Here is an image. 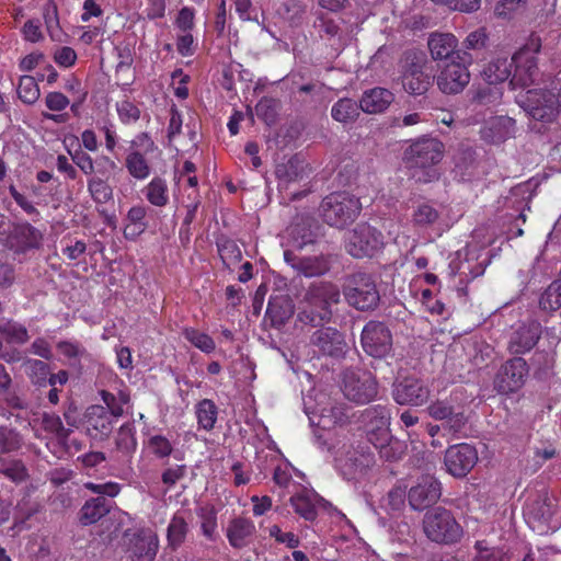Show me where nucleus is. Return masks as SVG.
<instances>
[{
	"instance_id": "nucleus-41",
	"label": "nucleus",
	"mask_w": 561,
	"mask_h": 561,
	"mask_svg": "<svg viewBox=\"0 0 561 561\" xmlns=\"http://www.w3.org/2000/svg\"><path fill=\"white\" fill-rule=\"evenodd\" d=\"M115 445L123 454H131L136 450L137 440L135 438V428L131 424H124L119 427Z\"/></svg>"
},
{
	"instance_id": "nucleus-57",
	"label": "nucleus",
	"mask_w": 561,
	"mask_h": 561,
	"mask_svg": "<svg viewBox=\"0 0 561 561\" xmlns=\"http://www.w3.org/2000/svg\"><path fill=\"white\" fill-rule=\"evenodd\" d=\"M219 254L226 265L237 263L241 260V251L232 241H226L219 247Z\"/></svg>"
},
{
	"instance_id": "nucleus-1",
	"label": "nucleus",
	"mask_w": 561,
	"mask_h": 561,
	"mask_svg": "<svg viewBox=\"0 0 561 561\" xmlns=\"http://www.w3.org/2000/svg\"><path fill=\"white\" fill-rule=\"evenodd\" d=\"M540 48V38L530 37L511 59L499 57L490 61L482 72L484 80L497 84L511 78L510 85L513 89L531 85L539 75L536 56Z\"/></svg>"
},
{
	"instance_id": "nucleus-7",
	"label": "nucleus",
	"mask_w": 561,
	"mask_h": 561,
	"mask_svg": "<svg viewBox=\"0 0 561 561\" xmlns=\"http://www.w3.org/2000/svg\"><path fill=\"white\" fill-rule=\"evenodd\" d=\"M360 208L356 196L347 192H335L323 198L320 213L328 225L342 228L357 217Z\"/></svg>"
},
{
	"instance_id": "nucleus-28",
	"label": "nucleus",
	"mask_w": 561,
	"mask_h": 561,
	"mask_svg": "<svg viewBox=\"0 0 561 561\" xmlns=\"http://www.w3.org/2000/svg\"><path fill=\"white\" fill-rule=\"evenodd\" d=\"M191 520L192 514L187 510L178 511L170 519L167 528V540L173 550H176L185 541Z\"/></svg>"
},
{
	"instance_id": "nucleus-36",
	"label": "nucleus",
	"mask_w": 561,
	"mask_h": 561,
	"mask_svg": "<svg viewBox=\"0 0 561 561\" xmlns=\"http://www.w3.org/2000/svg\"><path fill=\"white\" fill-rule=\"evenodd\" d=\"M359 114V106L352 99L339 100L331 110L333 119L340 123L353 122Z\"/></svg>"
},
{
	"instance_id": "nucleus-56",
	"label": "nucleus",
	"mask_w": 561,
	"mask_h": 561,
	"mask_svg": "<svg viewBox=\"0 0 561 561\" xmlns=\"http://www.w3.org/2000/svg\"><path fill=\"white\" fill-rule=\"evenodd\" d=\"M486 33L484 30H477L467 35L462 45L465 47L463 50H480L484 48L486 44Z\"/></svg>"
},
{
	"instance_id": "nucleus-30",
	"label": "nucleus",
	"mask_w": 561,
	"mask_h": 561,
	"mask_svg": "<svg viewBox=\"0 0 561 561\" xmlns=\"http://www.w3.org/2000/svg\"><path fill=\"white\" fill-rule=\"evenodd\" d=\"M255 531L254 524L244 518L233 519L227 528V538L234 548H243L249 545Z\"/></svg>"
},
{
	"instance_id": "nucleus-4",
	"label": "nucleus",
	"mask_w": 561,
	"mask_h": 561,
	"mask_svg": "<svg viewBox=\"0 0 561 561\" xmlns=\"http://www.w3.org/2000/svg\"><path fill=\"white\" fill-rule=\"evenodd\" d=\"M517 103L534 119L553 122L561 114V79H553L546 89L527 90Z\"/></svg>"
},
{
	"instance_id": "nucleus-53",
	"label": "nucleus",
	"mask_w": 561,
	"mask_h": 561,
	"mask_svg": "<svg viewBox=\"0 0 561 561\" xmlns=\"http://www.w3.org/2000/svg\"><path fill=\"white\" fill-rule=\"evenodd\" d=\"M117 114L123 124L135 123L140 117V111L129 101L117 103Z\"/></svg>"
},
{
	"instance_id": "nucleus-47",
	"label": "nucleus",
	"mask_w": 561,
	"mask_h": 561,
	"mask_svg": "<svg viewBox=\"0 0 561 561\" xmlns=\"http://www.w3.org/2000/svg\"><path fill=\"white\" fill-rule=\"evenodd\" d=\"M0 332L10 343L23 344L28 340L26 328L16 322L5 321L0 323Z\"/></svg>"
},
{
	"instance_id": "nucleus-49",
	"label": "nucleus",
	"mask_w": 561,
	"mask_h": 561,
	"mask_svg": "<svg viewBox=\"0 0 561 561\" xmlns=\"http://www.w3.org/2000/svg\"><path fill=\"white\" fill-rule=\"evenodd\" d=\"M146 446L149 451L158 458H167L173 450V445L171 442L165 436L160 434L149 436L146 442Z\"/></svg>"
},
{
	"instance_id": "nucleus-58",
	"label": "nucleus",
	"mask_w": 561,
	"mask_h": 561,
	"mask_svg": "<svg viewBox=\"0 0 561 561\" xmlns=\"http://www.w3.org/2000/svg\"><path fill=\"white\" fill-rule=\"evenodd\" d=\"M54 60L58 66L69 68L75 65L77 54L71 47L64 46L55 51Z\"/></svg>"
},
{
	"instance_id": "nucleus-25",
	"label": "nucleus",
	"mask_w": 561,
	"mask_h": 561,
	"mask_svg": "<svg viewBox=\"0 0 561 561\" xmlns=\"http://www.w3.org/2000/svg\"><path fill=\"white\" fill-rule=\"evenodd\" d=\"M515 133V121L508 116L490 117L480 130L481 137L488 142H501Z\"/></svg>"
},
{
	"instance_id": "nucleus-20",
	"label": "nucleus",
	"mask_w": 561,
	"mask_h": 561,
	"mask_svg": "<svg viewBox=\"0 0 561 561\" xmlns=\"http://www.w3.org/2000/svg\"><path fill=\"white\" fill-rule=\"evenodd\" d=\"M393 398L399 404L422 405L430 398V390L416 378H405L396 385Z\"/></svg>"
},
{
	"instance_id": "nucleus-23",
	"label": "nucleus",
	"mask_w": 561,
	"mask_h": 561,
	"mask_svg": "<svg viewBox=\"0 0 561 561\" xmlns=\"http://www.w3.org/2000/svg\"><path fill=\"white\" fill-rule=\"evenodd\" d=\"M477 257L466 248L456 252L449 263V270L453 275H459L461 282H469L484 273L481 263L476 262Z\"/></svg>"
},
{
	"instance_id": "nucleus-5",
	"label": "nucleus",
	"mask_w": 561,
	"mask_h": 561,
	"mask_svg": "<svg viewBox=\"0 0 561 561\" xmlns=\"http://www.w3.org/2000/svg\"><path fill=\"white\" fill-rule=\"evenodd\" d=\"M306 413L311 426L316 427L314 437L320 448L333 447V440L337 434L336 430L346 424L348 416L344 404H331L318 411H310L305 402Z\"/></svg>"
},
{
	"instance_id": "nucleus-9",
	"label": "nucleus",
	"mask_w": 561,
	"mask_h": 561,
	"mask_svg": "<svg viewBox=\"0 0 561 561\" xmlns=\"http://www.w3.org/2000/svg\"><path fill=\"white\" fill-rule=\"evenodd\" d=\"M344 297L348 305L358 310L373 309L380 299L373 276L363 272L355 273L347 279Z\"/></svg>"
},
{
	"instance_id": "nucleus-16",
	"label": "nucleus",
	"mask_w": 561,
	"mask_h": 561,
	"mask_svg": "<svg viewBox=\"0 0 561 561\" xmlns=\"http://www.w3.org/2000/svg\"><path fill=\"white\" fill-rule=\"evenodd\" d=\"M478 461V454L474 447L469 444H458L449 447L445 454V466L447 471L456 477L462 478L474 467Z\"/></svg>"
},
{
	"instance_id": "nucleus-45",
	"label": "nucleus",
	"mask_w": 561,
	"mask_h": 561,
	"mask_svg": "<svg viewBox=\"0 0 561 561\" xmlns=\"http://www.w3.org/2000/svg\"><path fill=\"white\" fill-rule=\"evenodd\" d=\"M183 335L188 342L204 353H211L216 347L215 341L208 334L199 332L193 328L184 329Z\"/></svg>"
},
{
	"instance_id": "nucleus-64",
	"label": "nucleus",
	"mask_w": 561,
	"mask_h": 561,
	"mask_svg": "<svg viewBox=\"0 0 561 561\" xmlns=\"http://www.w3.org/2000/svg\"><path fill=\"white\" fill-rule=\"evenodd\" d=\"M478 556L476 561H504V554L496 548H483L482 542H477Z\"/></svg>"
},
{
	"instance_id": "nucleus-48",
	"label": "nucleus",
	"mask_w": 561,
	"mask_h": 561,
	"mask_svg": "<svg viewBox=\"0 0 561 561\" xmlns=\"http://www.w3.org/2000/svg\"><path fill=\"white\" fill-rule=\"evenodd\" d=\"M197 516L201 518L202 534L210 541H214L217 536V517L213 510L201 507L197 511Z\"/></svg>"
},
{
	"instance_id": "nucleus-50",
	"label": "nucleus",
	"mask_w": 561,
	"mask_h": 561,
	"mask_svg": "<svg viewBox=\"0 0 561 561\" xmlns=\"http://www.w3.org/2000/svg\"><path fill=\"white\" fill-rule=\"evenodd\" d=\"M276 175L279 180V186L282 188H286L289 183L300 179V172L298 170L297 162L289 160L285 164L277 165Z\"/></svg>"
},
{
	"instance_id": "nucleus-27",
	"label": "nucleus",
	"mask_w": 561,
	"mask_h": 561,
	"mask_svg": "<svg viewBox=\"0 0 561 561\" xmlns=\"http://www.w3.org/2000/svg\"><path fill=\"white\" fill-rule=\"evenodd\" d=\"M540 332V324L537 322L520 325L511 337L510 350L515 354L530 351L538 342Z\"/></svg>"
},
{
	"instance_id": "nucleus-2",
	"label": "nucleus",
	"mask_w": 561,
	"mask_h": 561,
	"mask_svg": "<svg viewBox=\"0 0 561 561\" xmlns=\"http://www.w3.org/2000/svg\"><path fill=\"white\" fill-rule=\"evenodd\" d=\"M445 147L436 138L423 137L412 142L404 151V161L411 176L421 183L438 180L436 168L444 157Z\"/></svg>"
},
{
	"instance_id": "nucleus-32",
	"label": "nucleus",
	"mask_w": 561,
	"mask_h": 561,
	"mask_svg": "<svg viewBox=\"0 0 561 561\" xmlns=\"http://www.w3.org/2000/svg\"><path fill=\"white\" fill-rule=\"evenodd\" d=\"M145 198L154 207H164L169 204L170 194L169 186L165 179L154 176L141 190Z\"/></svg>"
},
{
	"instance_id": "nucleus-12",
	"label": "nucleus",
	"mask_w": 561,
	"mask_h": 561,
	"mask_svg": "<svg viewBox=\"0 0 561 561\" xmlns=\"http://www.w3.org/2000/svg\"><path fill=\"white\" fill-rule=\"evenodd\" d=\"M341 388L348 400L359 404L368 403L377 396V382L374 376L363 369H346Z\"/></svg>"
},
{
	"instance_id": "nucleus-39",
	"label": "nucleus",
	"mask_w": 561,
	"mask_h": 561,
	"mask_svg": "<svg viewBox=\"0 0 561 561\" xmlns=\"http://www.w3.org/2000/svg\"><path fill=\"white\" fill-rule=\"evenodd\" d=\"M101 397L104 404L106 405L105 409L108 411V414L112 415V417L115 420L123 415L124 405L129 402V396L124 391H119L118 396H115L103 390L101 392Z\"/></svg>"
},
{
	"instance_id": "nucleus-8",
	"label": "nucleus",
	"mask_w": 561,
	"mask_h": 561,
	"mask_svg": "<svg viewBox=\"0 0 561 561\" xmlns=\"http://www.w3.org/2000/svg\"><path fill=\"white\" fill-rule=\"evenodd\" d=\"M122 547L133 561H152L159 549V538L151 528L126 529L122 537Z\"/></svg>"
},
{
	"instance_id": "nucleus-46",
	"label": "nucleus",
	"mask_w": 561,
	"mask_h": 561,
	"mask_svg": "<svg viewBox=\"0 0 561 561\" xmlns=\"http://www.w3.org/2000/svg\"><path fill=\"white\" fill-rule=\"evenodd\" d=\"M25 374L36 385H43L47 380L49 369L46 363L39 359H26L23 363Z\"/></svg>"
},
{
	"instance_id": "nucleus-29",
	"label": "nucleus",
	"mask_w": 561,
	"mask_h": 561,
	"mask_svg": "<svg viewBox=\"0 0 561 561\" xmlns=\"http://www.w3.org/2000/svg\"><path fill=\"white\" fill-rule=\"evenodd\" d=\"M393 101V94L383 88H374L364 92L359 107L369 114H377L386 111Z\"/></svg>"
},
{
	"instance_id": "nucleus-31",
	"label": "nucleus",
	"mask_w": 561,
	"mask_h": 561,
	"mask_svg": "<svg viewBox=\"0 0 561 561\" xmlns=\"http://www.w3.org/2000/svg\"><path fill=\"white\" fill-rule=\"evenodd\" d=\"M428 414L435 420H446L449 427L457 432L466 422V419L461 412H455L453 407L444 401H437L432 403L427 408Z\"/></svg>"
},
{
	"instance_id": "nucleus-22",
	"label": "nucleus",
	"mask_w": 561,
	"mask_h": 561,
	"mask_svg": "<svg viewBox=\"0 0 561 561\" xmlns=\"http://www.w3.org/2000/svg\"><path fill=\"white\" fill-rule=\"evenodd\" d=\"M458 38L451 33H432L427 41L431 57L434 60H446L453 58L457 60V53L463 51L458 49Z\"/></svg>"
},
{
	"instance_id": "nucleus-14",
	"label": "nucleus",
	"mask_w": 561,
	"mask_h": 561,
	"mask_svg": "<svg viewBox=\"0 0 561 561\" xmlns=\"http://www.w3.org/2000/svg\"><path fill=\"white\" fill-rule=\"evenodd\" d=\"M402 85L410 94H422L427 90L428 80L423 73V57L416 53H405L401 59Z\"/></svg>"
},
{
	"instance_id": "nucleus-37",
	"label": "nucleus",
	"mask_w": 561,
	"mask_h": 561,
	"mask_svg": "<svg viewBox=\"0 0 561 561\" xmlns=\"http://www.w3.org/2000/svg\"><path fill=\"white\" fill-rule=\"evenodd\" d=\"M217 407L209 399H204L196 405V417L198 425L206 431L214 428L217 421Z\"/></svg>"
},
{
	"instance_id": "nucleus-26",
	"label": "nucleus",
	"mask_w": 561,
	"mask_h": 561,
	"mask_svg": "<svg viewBox=\"0 0 561 561\" xmlns=\"http://www.w3.org/2000/svg\"><path fill=\"white\" fill-rule=\"evenodd\" d=\"M287 244L294 249H302L314 241L313 220L309 217L296 218L286 229Z\"/></svg>"
},
{
	"instance_id": "nucleus-10",
	"label": "nucleus",
	"mask_w": 561,
	"mask_h": 561,
	"mask_svg": "<svg viewBox=\"0 0 561 561\" xmlns=\"http://www.w3.org/2000/svg\"><path fill=\"white\" fill-rule=\"evenodd\" d=\"M472 64V56L468 51L457 53V60L448 62L437 77V85L445 94L460 93L470 82L468 67Z\"/></svg>"
},
{
	"instance_id": "nucleus-62",
	"label": "nucleus",
	"mask_w": 561,
	"mask_h": 561,
	"mask_svg": "<svg viewBox=\"0 0 561 561\" xmlns=\"http://www.w3.org/2000/svg\"><path fill=\"white\" fill-rule=\"evenodd\" d=\"M22 33L24 38L32 43H37L43 39L41 23L38 20H28L24 24Z\"/></svg>"
},
{
	"instance_id": "nucleus-34",
	"label": "nucleus",
	"mask_w": 561,
	"mask_h": 561,
	"mask_svg": "<svg viewBox=\"0 0 561 561\" xmlns=\"http://www.w3.org/2000/svg\"><path fill=\"white\" fill-rule=\"evenodd\" d=\"M125 167L129 175L139 181L146 180L151 173V168L147 159L144 154L134 149L127 153Z\"/></svg>"
},
{
	"instance_id": "nucleus-35",
	"label": "nucleus",
	"mask_w": 561,
	"mask_h": 561,
	"mask_svg": "<svg viewBox=\"0 0 561 561\" xmlns=\"http://www.w3.org/2000/svg\"><path fill=\"white\" fill-rule=\"evenodd\" d=\"M108 512V507L103 497L91 499L85 502L81 508V522L84 525H91L101 519Z\"/></svg>"
},
{
	"instance_id": "nucleus-38",
	"label": "nucleus",
	"mask_w": 561,
	"mask_h": 561,
	"mask_svg": "<svg viewBox=\"0 0 561 561\" xmlns=\"http://www.w3.org/2000/svg\"><path fill=\"white\" fill-rule=\"evenodd\" d=\"M439 218L438 210L430 203L419 204L412 214V221L419 227H430Z\"/></svg>"
},
{
	"instance_id": "nucleus-3",
	"label": "nucleus",
	"mask_w": 561,
	"mask_h": 561,
	"mask_svg": "<svg viewBox=\"0 0 561 561\" xmlns=\"http://www.w3.org/2000/svg\"><path fill=\"white\" fill-rule=\"evenodd\" d=\"M340 301V289L331 283H314L300 302L297 321L317 327L332 318L331 307Z\"/></svg>"
},
{
	"instance_id": "nucleus-11",
	"label": "nucleus",
	"mask_w": 561,
	"mask_h": 561,
	"mask_svg": "<svg viewBox=\"0 0 561 561\" xmlns=\"http://www.w3.org/2000/svg\"><path fill=\"white\" fill-rule=\"evenodd\" d=\"M383 245L382 233L368 224H358L346 238V250L354 257H371Z\"/></svg>"
},
{
	"instance_id": "nucleus-61",
	"label": "nucleus",
	"mask_w": 561,
	"mask_h": 561,
	"mask_svg": "<svg viewBox=\"0 0 561 561\" xmlns=\"http://www.w3.org/2000/svg\"><path fill=\"white\" fill-rule=\"evenodd\" d=\"M526 0H501L494 9L500 18H507L520 7L525 5Z\"/></svg>"
},
{
	"instance_id": "nucleus-63",
	"label": "nucleus",
	"mask_w": 561,
	"mask_h": 561,
	"mask_svg": "<svg viewBox=\"0 0 561 561\" xmlns=\"http://www.w3.org/2000/svg\"><path fill=\"white\" fill-rule=\"evenodd\" d=\"M236 11L243 21H256L257 16L252 7L251 0H234Z\"/></svg>"
},
{
	"instance_id": "nucleus-44",
	"label": "nucleus",
	"mask_w": 561,
	"mask_h": 561,
	"mask_svg": "<svg viewBox=\"0 0 561 561\" xmlns=\"http://www.w3.org/2000/svg\"><path fill=\"white\" fill-rule=\"evenodd\" d=\"M88 191L96 203H107L113 196L112 188L106 181L96 176H91L88 180Z\"/></svg>"
},
{
	"instance_id": "nucleus-60",
	"label": "nucleus",
	"mask_w": 561,
	"mask_h": 561,
	"mask_svg": "<svg viewBox=\"0 0 561 561\" xmlns=\"http://www.w3.org/2000/svg\"><path fill=\"white\" fill-rule=\"evenodd\" d=\"M69 103V99L61 92H49L45 96V104L47 108L54 112L64 111Z\"/></svg>"
},
{
	"instance_id": "nucleus-54",
	"label": "nucleus",
	"mask_w": 561,
	"mask_h": 561,
	"mask_svg": "<svg viewBox=\"0 0 561 561\" xmlns=\"http://www.w3.org/2000/svg\"><path fill=\"white\" fill-rule=\"evenodd\" d=\"M84 488L92 493L107 495L114 497L119 494L121 485L116 482L94 483L87 482Z\"/></svg>"
},
{
	"instance_id": "nucleus-21",
	"label": "nucleus",
	"mask_w": 561,
	"mask_h": 561,
	"mask_svg": "<svg viewBox=\"0 0 561 561\" xmlns=\"http://www.w3.org/2000/svg\"><path fill=\"white\" fill-rule=\"evenodd\" d=\"M284 260L297 273L306 277H314L325 274L330 266L328 259L323 255L298 259L291 250L284 251Z\"/></svg>"
},
{
	"instance_id": "nucleus-19",
	"label": "nucleus",
	"mask_w": 561,
	"mask_h": 561,
	"mask_svg": "<svg viewBox=\"0 0 561 561\" xmlns=\"http://www.w3.org/2000/svg\"><path fill=\"white\" fill-rule=\"evenodd\" d=\"M115 419L102 405H92L87 410L84 426L93 439H105L113 430Z\"/></svg>"
},
{
	"instance_id": "nucleus-15",
	"label": "nucleus",
	"mask_w": 561,
	"mask_h": 561,
	"mask_svg": "<svg viewBox=\"0 0 561 561\" xmlns=\"http://www.w3.org/2000/svg\"><path fill=\"white\" fill-rule=\"evenodd\" d=\"M528 376V366L525 359L515 357L506 362L495 377V388L501 393L515 392L523 387Z\"/></svg>"
},
{
	"instance_id": "nucleus-17",
	"label": "nucleus",
	"mask_w": 561,
	"mask_h": 561,
	"mask_svg": "<svg viewBox=\"0 0 561 561\" xmlns=\"http://www.w3.org/2000/svg\"><path fill=\"white\" fill-rule=\"evenodd\" d=\"M440 494V483L433 476L426 474L410 489L408 499L413 510L421 511L434 504Z\"/></svg>"
},
{
	"instance_id": "nucleus-13",
	"label": "nucleus",
	"mask_w": 561,
	"mask_h": 561,
	"mask_svg": "<svg viewBox=\"0 0 561 561\" xmlns=\"http://www.w3.org/2000/svg\"><path fill=\"white\" fill-rule=\"evenodd\" d=\"M362 346L373 357H385L392 347V336L389 329L381 322H368L362 331Z\"/></svg>"
},
{
	"instance_id": "nucleus-43",
	"label": "nucleus",
	"mask_w": 561,
	"mask_h": 561,
	"mask_svg": "<svg viewBox=\"0 0 561 561\" xmlns=\"http://www.w3.org/2000/svg\"><path fill=\"white\" fill-rule=\"evenodd\" d=\"M539 306L547 311L561 307V280L553 282L540 296Z\"/></svg>"
},
{
	"instance_id": "nucleus-55",
	"label": "nucleus",
	"mask_w": 561,
	"mask_h": 561,
	"mask_svg": "<svg viewBox=\"0 0 561 561\" xmlns=\"http://www.w3.org/2000/svg\"><path fill=\"white\" fill-rule=\"evenodd\" d=\"M43 426L46 431L55 434L60 438H65L68 435V431L65 428L60 417L56 414H44Z\"/></svg>"
},
{
	"instance_id": "nucleus-40",
	"label": "nucleus",
	"mask_w": 561,
	"mask_h": 561,
	"mask_svg": "<svg viewBox=\"0 0 561 561\" xmlns=\"http://www.w3.org/2000/svg\"><path fill=\"white\" fill-rule=\"evenodd\" d=\"M18 94L22 102L34 104L41 95L39 88L35 79L31 76H22L18 85Z\"/></svg>"
},
{
	"instance_id": "nucleus-52",
	"label": "nucleus",
	"mask_w": 561,
	"mask_h": 561,
	"mask_svg": "<svg viewBox=\"0 0 561 561\" xmlns=\"http://www.w3.org/2000/svg\"><path fill=\"white\" fill-rule=\"evenodd\" d=\"M0 472L14 482H21L26 477V470L20 461H12L8 463L0 461Z\"/></svg>"
},
{
	"instance_id": "nucleus-18",
	"label": "nucleus",
	"mask_w": 561,
	"mask_h": 561,
	"mask_svg": "<svg viewBox=\"0 0 561 561\" xmlns=\"http://www.w3.org/2000/svg\"><path fill=\"white\" fill-rule=\"evenodd\" d=\"M310 344L314 352L333 357L344 355L347 348L343 335L330 327L316 330L310 337Z\"/></svg>"
},
{
	"instance_id": "nucleus-33",
	"label": "nucleus",
	"mask_w": 561,
	"mask_h": 561,
	"mask_svg": "<svg viewBox=\"0 0 561 561\" xmlns=\"http://www.w3.org/2000/svg\"><path fill=\"white\" fill-rule=\"evenodd\" d=\"M318 496L312 491L302 490L290 497L295 512L307 520H313L317 516Z\"/></svg>"
},
{
	"instance_id": "nucleus-6",
	"label": "nucleus",
	"mask_w": 561,
	"mask_h": 561,
	"mask_svg": "<svg viewBox=\"0 0 561 561\" xmlns=\"http://www.w3.org/2000/svg\"><path fill=\"white\" fill-rule=\"evenodd\" d=\"M422 525L426 538L436 543L454 545L463 537V528L454 514L440 506L427 511Z\"/></svg>"
},
{
	"instance_id": "nucleus-42",
	"label": "nucleus",
	"mask_w": 561,
	"mask_h": 561,
	"mask_svg": "<svg viewBox=\"0 0 561 561\" xmlns=\"http://www.w3.org/2000/svg\"><path fill=\"white\" fill-rule=\"evenodd\" d=\"M365 419L373 430L387 431L390 424V412L383 405H375L365 411Z\"/></svg>"
},
{
	"instance_id": "nucleus-59",
	"label": "nucleus",
	"mask_w": 561,
	"mask_h": 561,
	"mask_svg": "<svg viewBox=\"0 0 561 561\" xmlns=\"http://www.w3.org/2000/svg\"><path fill=\"white\" fill-rule=\"evenodd\" d=\"M75 164L87 175H92L95 171V162L92 157L83 151H77L71 156Z\"/></svg>"
},
{
	"instance_id": "nucleus-24",
	"label": "nucleus",
	"mask_w": 561,
	"mask_h": 561,
	"mask_svg": "<svg viewBox=\"0 0 561 561\" xmlns=\"http://www.w3.org/2000/svg\"><path fill=\"white\" fill-rule=\"evenodd\" d=\"M525 517L533 528L548 524L554 514V503L548 495H540L526 504Z\"/></svg>"
},
{
	"instance_id": "nucleus-51",
	"label": "nucleus",
	"mask_w": 561,
	"mask_h": 561,
	"mask_svg": "<svg viewBox=\"0 0 561 561\" xmlns=\"http://www.w3.org/2000/svg\"><path fill=\"white\" fill-rule=\"evenodd\" d=\"M314 27L320 34L329 38L336 37L340 34L339 23L334 19L327 16L324 13L318 14L317 20L314 21Z\"/></svg>"
}]
</instances>
